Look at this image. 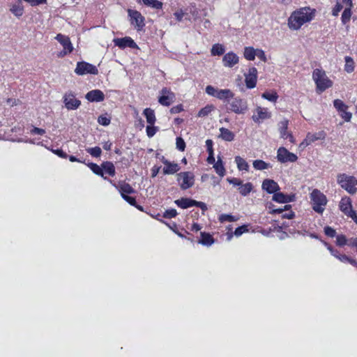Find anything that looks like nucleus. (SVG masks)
<instances>
[{
	"instance_id": "a19ab883",
	"label": "nucleus",
	"mask_w": 357,
	"mask_h": 357,
	"mask_svg": "<svg viewBox=\"0 0 357 357\" xmlns=\"http://www.w3.org/2000/svg\"><path fill=\"white\" fill-rule=\"evenodd\" d=\"M143 3L155 9H161L162 8V3L158 0H142Z\"/></svg>"
},
{
	"instance_id": "f8f14e48",
	"label": "nucleus",
	"mask_w": 357,
	"mask_h": 357,
	"mask_svg": "<svg viewBox=\"0 0 357 357\" xmlns=\"http://www.w3.org/2000/svg\"><path fill=\"white\" fill-rule=\"evenodd\" d=\"M326 137V133L323 130L314 133L307 132L300 146L305 148L317 140H324Z\"/></svg>"
},
{
	"instance_id": "4c0bfd02",
	"label": "nucleus",
	"mask_w": 357,
	"mask_h": 357,
	"mask_svg": "<svg viewBox=\"0 0 357 357\" xmlns=\"http://www.w3.org/2000/svg\"><path fill=\"white\" fill-rule=\"evenodd\" d=\"M344 61H345L344 68V70L347 73H351L354 72V69H355V63H354V59L349 56H346L344 57Z\"/></svg>"
},
{
	"instance_id": "ea45409f",
	"label": "nucleus",
	"mask_w": 357,
	"mask_h": 357,
	"mask_svg": "<svg viewBox=\"0 0 357 357\" xmlns=\"http://www.w3.org/2000/svg\"><path fill=\"white\" fill-rule=\"evenodd\" d=\"M225 52V47L220 43L214 44L211 50V53L212 56H220L223 54Z\"/></svg>"
},
{
	"instance_id": "39448f33",
	"label": "nucleus",
	"mask_w": 357,
	"mask_h": 357,
	"mask_svg": "<svg viewBox=\"0 0 357 357\" xmlns=\"http://www.w3.org/2000/svg\"><path fill=\"white\" fill-rule=\"evenodd\" d=\"M232 100L229 102L228 109L236 114H244L248 110V102L245 100L239 97L231 98Z\"/></svg>"
},
{
	"instance_id": "bf43d9fd",
	"label": "nucleus",
	"mask_w": 357,
	"mask_h": 357,
	"mask_svg": "<svg viewBox=\"0 0 357 357\" xmlns=\"http://www.w3.org/2000/svg\"><path fill=\"white\" fill-rule=\"evenodd\" d=\"M325 234L329 237H334L336 234V231L334 229L331 227H326L324 228Z\"/></svg>"
},
{
	"instance_id": "f03ea898",
	"label": "nucleus",
	"mask_w": 357,
	"mask_h": 357,
	"mask_svg": "<svg viewBox=\"0 0 357 357\" xmlns=\"http://www.w3.org/2000/svg\"><path fill=\"white\" fill-rule=\"evenodd\" d=\"M312 77L316 86V91L319 93H323L333 85V82L322 68H315L312 72Z\"/></svg>"
},
{
	"instance_id": "f3484780",
	"label": "nucleus",
	"mask_w": 357,
	"mask_h": 357,
	"mask_svg": "<svg viewBox=\"0 0 357 357\" xmlns=\"http://www.w3.org/2000/svg\"><path fill=\"white\" fill-rule=\"evenodd\" d=\"M261 188L268 194H275L280 189L278 183L270 178H266L263 181Z\"/></svg>"
},
{
	"instance_id": "aec40b11",
	"label": "nucleus",
	"mask_w": 357,
	"mask_h": 357,
	"mask_svg": "<svg viewBox=\"0 0 357 357\" xmlns=\"http://www.w3.org/2000/svg\"><path fill=\"white\" fill-rule=\"evenodd\" d=\"M272 200L281 204H286L294 202L295 200V195H285L282 192L278 191L273 194Z\"/></svg>"
},
{
	"instance_id": "79ce46f5",
	"label": "nucleus",
	"mask_w": 357,
	"mask_h": 357,
	"mask_svg": "<svg viewBox=\"0 0 357 357\" xmlns=\"http://www.w3.org/2000/svg\"><path fill=\"white\" fill-rule=\"evenodd\" d=\"M261 97L273 102H275L278 98V96L275 91L264 92L262 93Z\"/></svg>"
},
{
	"instance_id": "423d86ee",
	"label": "nucleus",
	"mask_w": 357,
	"mask_h": 357,
	"mask_svg": "<svg viewBox=\"0 0 357 357\" xmlns=\"http://www.w3.org/2000/svg\"><path fill=\"white\" fill-rule=\"evenodd\" d=\"M128 14L130 24L138 31H142L145 26V18L140 12L128 9Z\"/></svg>"
},
{
	"instance_id": "49530a36",
	"label": "nucleus",
	"mask_w": 357,
	"mask_h": 357,
	"mask_svg": "<svg viewBox=\"0 0 357 357\" xmlns=\"http://www.w3.org/2000/svg\"><path fill=\"white\" fill-rule=\"evenodd\" d=\"M237 220H238L237 218H236L234 215H229V214H222L219 217V220L221 222H235Z\"/></svg>"
},
{
	"instance_id": "774afa93",
	"label": "nucleus",
	"mask_w": 357,
	"mask_h": 357,
	"mask_svg": "<svg viewBox=\"0 0 357 357\" xmlns=\"http://www.w3.org/2000/svg\"><path fill=\"white\" fill-rule=\"evenodd\" d=\"M348 245L357 249V238H351L348 239Z\"/></svg>"
},
{
	"instance_id": "1a4fd4ad",
	"label": "nucleus",
	"mask_w": 357,
	"mask_h": 357,
	"mask_svg": "<svg viewBox=\"0 0 357 357\" xmlns=\"http://www.w3.org/2000/svg\"><path fill=\"white\" fill-rule=\"evenodd\" d=\"M276 158L281 163L294 162L297 161L298 156L289 151L286 148L281 146L277 151Z\"/></svg>"
},
{
	"instance_id": "7ed1b4c3",
	"label": "nucleus",
	"mask_w": 357,
	"mask_h": 357,
	"mask_svg": "<svg viewBox=\"0 0 357 357\" xmlns=\"http://www.w3.org/2000/svg\"><path fill=\"white\" fill-rule=\"evenodd\" d=\"M337 183L350 195L357 192V178L346 173H339L336 176Z\"/></svg>"
},
{
	"instance_id": "bb28decb",
	"label": "nucleus",
	"mask_w": 357,
	"mask_h": 357,
	"mask_svg": "<svg viewBox=\"0 0 357 357\" xmlns=\"http://www.w3.org/2000/svg\"><path fill=\"white\" fill-rule=\"evenodd\" d=\"M143 114L146 119V122L149 125H154L156 121V117L155 112L151 108H146L143 111Z\"/></svg>"
},
{
	"instance_id": "864d4df0",
	"label": "nucleus",
	"mask_w": 357,
	"mask_h": 357,
	"mask_svg": "<svg viewBox=\"0 0 357 357\" xmlns=\"http://www.w3.org/2000/svg\"><path fill=\"white\" fill-rule=\"evenodd\" d=\"M205 90H206V93L208 95L215 98L219 89L217 88H215L214 86H213L211 85H208L206 87Z\"/></svg>"
},
{
	"instance_id": "c9c22d12",
	"label": "nucleus",
	"mask_w": 357,
	"mask_h": 357,
	"mask_svg": "<svg viewBox=\"0 0 357 357\" xmlns=\"http://www.w3.org/2000/svg\"><path fill=\"white\" fill-rule=\"evenodd\" d=\"M253 167L256 170H264L272 167L270 163L266 162L262 160H255L252 162Z\"/></svg>"
},
{
	"instance_id": "680f3d73",
	"label": "nucleus",
	"mask_w": 357,
	"mask_h": 357,
	"mask_svg": "<svg viewBox=\"0 0 357 357\" xmlns=\"http://www.w3.org/2000/svg\"><path fill=\"white\" fill-rule=\"evenodd\" d=\"M135 126L139 128V130H142L144 127V121L142 119V118L138 116V114H137V117L135 120Z\"/></svg>"
},
{
	"instance_id": "dca6fc26",
	"label": "nucleus",
	"mask_w": 357,
	"mask_h": 357,
	"mask_svg": "<svg viewBox=\"0 0 357 357\" xmlns=\"http://www.w3.org/2000/svg\"><path fill=\"white\" fill-rule=\"evenodd\" d=\"M115 46L119 47L121 49H125L126 47L130 48H138L136 43L129 36H126L121 38H114L113 40Z\"/></svg>"
},
{
	"instance_id": "6ab92c4d",
	"label": "nucleus",
	"mask_w": 357,
	"mask_h": 357,
	"mask_svg": "<svg viewBox=\"0 0 357 357\" xmlns=\"http://www.w3.org/2000/svg\"><path fill=\"white\" fill-rule=\"evenodd\" d=\"M340 210L346 215L349 214L353 210L351 199L348 196H344L341 198L339 203Z\"/></svg>"
},
{
	"instance_id": "2f4dec72",
	"label": "nucleus",
	"mask_w": 357,
	"mask_h": 357,
	"mask_svg": "<svg viewBox=\"0 0 357 357\" xmlns=\"http://www.w3.org/2000/svg\"><path fill=\"white\" fill-rule=\"evenodd\" d=\"M253 185L250 182H248L245 183H241V186L238 188L239 193L243 196H248L252 190Z\"/></svg>"
},
{
	"instance_id": "0e129e2a",
	"label": "nucleus",
	"mask_w": 357,
	"mask_h": 357,
	"mask_svg": "<svg viewBox=\"0 0 357 357\" xmlns=\"http://www.w3.org/2000/svg\"><path fill=\"white\" fill-rule=\"evenodd\" d=\"M194 206L200 208L203 211H206L208 208L207 206L205 203H204L202 202H197L196 200H195Z\"/></svg>"
},
{
	"instance_id": "052dcab7",
	"label": "nucleus",
	"mask_w": 357,
	"mask_h": 357,
	"mask_svg": "<svg viewBox=\"0 0 357 357\" xmlns=\"http://www.w3.org/2000/svg\"><path fill=\"white\" fill-rule=\"evenodd\" d=\"M102 153L101 149L98 146H96L91 149V155L94 157H98Z\"/></svg>"
},
{
	"instance_id": "603ef678",
	"label": "nucleus",
	"mask_w": 357,
	"mask_h": 357,
	"mask_svg": "<svg viewBox=\"0 0 357 357\" xmlns=\"http://www.w3.org/2000/svg\"><path fill=\"white\" fill-rule=\"evenodd\" d=\"M176 149L181 151H183L185 148V143L183 138L181 137H177L176 139Z\"/></svg>"
},
{
	"instance_id": "473e14b6",
	"label": "nucleus",
	"mask_w": 357,
	"mask_h": 357,
	"mask_svg": "<svg viewBox=\"0 0 357 357\" xmlns=\"http://www.w3.org/2000/svg\"><path fill=\"white\" fill-rule=\"evenodd\" d=\"M257 49L253 47H245L244 48L243 56L248 61H254L256 57Z\"/></svg>"
},
{
	"instance_id": "2eb2a0df",
	"label": "nucleus",
	"mask_w": 357,
	"mask_h": 357,
	"mask_svg": "<svg viewBox=\"0 0 357 357\" xmlns=\"http://www.w3.org/2000/svg\"><path fill=\"white\" fill-rule=\"evenodd\" d=\"M175 98V95L169 89L163 88L160 91V96L158 98V102L163 106H169Z\"/></svg>"
},
{
	"instance_id": "7c9ffc66",
	"label": "nucleus",
	"mask_w": 357,
	"mask_h": 357,
	"mask_svg": "<svg viewBox=\"0 0 357 357\" xmlns=\"http://www.w3.org/2000/svg\"><path fill=\"white\" fill-rule=\"evenodd\" d=\"M118 189L121 195V197H123L126 195L133 194L135 192L132 186L126 183H120Z\"/></svg>"
},
{
	"instance_id": "a211bd4d",
	"label": "nucleus",
	"mask_w": 357,
	"mask_h": 357,
	"mask_svg": "<svg viewBox=\"0 0 357 357\" xmlns=\"http://www.w3.org/2000/svg\"><path fill=\"white\" fill-rule=\"evenodd\" d=\"M238 62V56L233 52L226 53L222 58V63L225 67L232 68Z\"/></svg>"
},
{
	"instance_id": "4be33fe9",
	"label": "nucleus",
	"mask_w": 357,
	"mask_h": 357,
	"mask_svg": "<svg viewBox=\"0 0 357 357\" xmlns=\"http://www.w3.org/2000/svg\"><path fill=\"white\" fill-rule=\"evenodd\" d=\"M10 11L17 17H20L24 14V6L22 0H17L15 3L10 6Z\"/></svg>"
},
{
	"instance_id": "338daca9",
	"label": "nucleus",
	"mask_w": 357,
	"mask_h": 357,
	"mask_svg": "<svg viewBox=\"0 0 357 357\" xmlns=\"http://www.w3.org/2000/svg\"><path fill=\"white\" fill-rule=\"evenodd\" d=\"M282 218L292 219L295 216V213L292 211H289L287 213H283L281 215Z\"/></svg>"
},
{
	"instance_id": "6e6d98bb",
	"label": "nucleus",
	"mask_w": 357,
	"mask_h": 357,
	"mask_svg": "<svg viewBox=\"0 0 357 357\" xmlns=\"http://www.w3.org/2000/svg\"><path fill=\"white\" fill-rule=\"evenodd\" d=\"M177 215V211L174 208L167 209L165 211L163 217L165 218H172Z\"/></svg>"
},
{
	"instance_id": "9b49d317",
	"label": "nucleus",
	"mask_w": 357,
	"mask_h": 357,
	"mask_svg": "<svg viewBox=\"0 0 357 357\" xmlns=\"http://www.w3.org/2000/svg\"><path fill=\"white\" fill-rule=\"evenodd\" d=\"M55 39L58 40V42L63 46V50L58 54L59 57H63L73 52V46L69 37L59 33L55 37Z\"/></svg>"
},
{
	"instance_id": "0eeeda50",
	"label": "nucleus",
	"mask_w": 357,
	"mask_h": 357,
	"mask_svg": "<svg viewBox=\"0 0 357 357\" xmlns=\"http://www.w3.org/2000/svg\"><path fill=\"white\" fill-rule=\"evenodd\" d=\"M177 181L181 190H185L195 184V175L191 172H183L177 174Z\"/></svg>"
},
{
	"instance_id": "f704fd0d",
	"label": "nucleus",
	"mask_w": 357,
	"mask_h": 357,
	"mask_svg": "<svg viewBox=\"0 0 357 357\" xmlns=\"http://www.w3.org/2000/svg\"><path fill=\"white\" fill-rule=\"evenodd\" d=\"M235 162L237 165V168L239 171H246L248 172L249 169V165L246 162L245 159L241 158V156L235 157Z\"/></svg>"
},
{
	"instance_id": "4d7b16f0",
	"label": "nucleus",
	"mask_w": 357,
	"mask_h": 357,
	"mask_svg": "<svg viewBox=\"0 0 357 357\" xmlns=\"http://www.w3.org/2000/svg\"><path fill=\"white\" fill-rule=\"evenodd\" d=\"M227 181L234 186H238V188L241 186L243 181L238 178H227Z\"/></svg>"
},
{
	"instance_id": "4468645a",
	"label": "nucleus",
	"mask_w": 357,
	"mask_h": 357,
	"mask_svg": "<svg viewBox=\"0 0 357 357\" xmlns=\"http://www.w3.org/2000/svg\"><path fill=\"white\" fill-rule=\"evenodd\" d=\"M257 69L255 67L249 68L248 72L244 74L246 87L249 89H254L257 82Z\"/></svg>"
},
{
	"instance_id": "b1692460",
	"label": "nucleus",
	"mask_w": 357,
	"mask_h": 357,
	"mask_svg": "<svg viewBox=\"0 0 357 357\" xmlns=\"http://www.w3.org/2000/svg\"><path fill=\"white\" fill-rule=\"evenodd\" d=\"M219 137L226 142H231L234 139L235 135L233 132L227 128L222 127L219 129Z\"/></svg>"
},
{
	"instance_id": "5fc2aeb1",
	"label": "nucleus",
	"mask_w": 357,
	"mask_h": 357,
	"mask_svg": "<svg viewBox=\"0 0 357 357\" xmlns=\"http://www.w3.org/2000/svg\"><path fill=\"white\" fill-rule=\"evenodd\" d=\"M248 231V229L247 225H242L241 227H237L234 231V235L237 237L241 236L243 234Z\"/></svg>"
},
{
	"instance_id": "e2e57ef3",
	"label": "nucleus",
	"mask_w": 357,
	"mask_h": 357,
	"mask_svg": "<svg viewBox=\"0 0 357 357\" xmlns=\"http://www.w3.org/2000/svg\"><path fill=\"white\" fill-rule=\"evenodd\" d=\"M325 245L327 247L328 250L330 251L331 254L334 256L335 258L338 259L340 254L338 252L337 250H334L331 245H329L328 243H324Z\"/></svg>"
},
{
	"instance_id": "3c124183",
	"label": "nucleus",
	"mask_w": 357,
	"mask_h": 357,
	"mask_svg": "<svg viewBox=\"0 0 357 357\" xmlns=\"http://www.w3.org/2000/svg\"><path fill=\"white\" fill-rule=\"evenodd\" d=\"M158 130V128L154 125H148L146 128V135L149 137H152L155 135Z\"/></svg>"
},
{
	"instance_id": "37998d69",
	"label": "nucleus",
	"mask_w": 357,
	"mask_h": 357,
	"mask_svg": "<svg viewBox=\"0 0 357 357\" xmlns=\"http://www.w3.org/2000/svg\"><path fill=\"white\" fill-rule=\"evenodd\" d=\"M214 109V107L213 105H206L203 107L198 113L199 117H204L208 116L213 110Z\"/></svg>"
},
{
	"instance_id": "a18cd8bd",
	"label": "nucleus",
	"mask_w": 357,
	"mask_h": 357,
	"mask_svg": "<svg viewBox=\"0 0 357 357\" xmlns=\"http://www.w3.org/2000/svg\"><path fill=\"white\" fill-rule=\"evenodd\" d=\"M91 170L97 175L104 177L102 166L91 162Z\"/></svg>"
},
{
	"instance_id": "8fccbe9b",
	"label": "nucleus",
	"mask_w": 357,
	"mask_h": 357,
	"mask_svg": "<svg viewBox=\"0 0 357 357\" xmlns=\"http://www.w3.org/2000/svg\"><path fill=\"white\" fill-rule=\"evenodd\" d=\"M336 243L339 246H343L348 245V239L343 234L338 235L336 236Z\"/></svg>"
},
{
	"instance_id": "9d476101",
	"label": "nucleus",
	"mask_w": 357,
	"mask_h": 357,
	"mask_svg": "<svg viewBox=\"0 0 357 357\" xmlns=\"http://www.w3.org/2000/svg\"><path fill=\"white\" fill-rule=\"evenodd\" d=\"M289 120L284 119L278 124V132L280 138L283 139H289L291 144H295L296 140L291 132L288 131Z\"/></svg>"
},
{
	"instance_id": "58836bf2",
	"label": "nucleus",
	"mask_w": 357,
	"mask_h": 357,
	"mask_svg": "<svg viewBox=\"0 0 357 357\" xmlns=\"http://www.w3.org/2000/svg\"><path fill=\"white\" fill-rule=\"evenodd\" d=\"M352 9L349 8H344L342 15H341V22L344 25H347L351 20V17L352 15Z\"/></svg>"
},
{
	"instance_id": "c756f323",
	"label": "nucleus",
	"mask_w": 357,
	"mask_h": 357,
	"mask_svg": "<svg viewBox=\"0 0 357 357\" xmlns=\"http://www.w3.org/2000/svg\"><path fill=\"white\" fill-rule=\"evenodd\" d=\"M213 165L215 172L220 177H223L225 174L226 171L221 158L220 156H218V160L215 162Z\"/></svg>"
},
{
	"instance_id": "5701e85b",
	"label": "nucleus",
	"mask_w": 357,
	"mask_h": 357,
	"mask_svg": "<svg viewBox=\"0 0 357 357\" xmlns=\"http://www.w3.org/2000/svg\"><path fill=\"white\" fill-rule=\"evenodd\" d=\"M234 96V94L230 89H219L215 98L223 101H229Z\"/></svg>"
},
{
	"instance_id": "de8ad7c7",
	"label": "nucleus",
	"mask_w": 357,
	"mask_h": 357,
	"mask_svg": "<svg viewBox=\"0 0 357 357\" xmlns=\"http://www.w3.org/2000/svg\"><path fill=\"white\" fill-rule=\"evenodd\" d=\"M342 8L343 6L342 3L340 1H337L334 7L332 8L331 15L334 17H337Z\"/></svg>"
},
{
	"instance_id": "ddd939ff",
	"label": "nucleus",
	"mask_w": 357,
	"mask_h": 357,
	"mask_svg": "<svg viewBox=\"0 0 357 357\" xmlns=\"http://www.w3.org/2000/svg\"><path fill=\"white\" fill-rule=\"evenodd\" d=\"M271 117V112L268 108L257 106L255 110L252 119L255 123H260L263 121L269 119Z\"/></svg>"
},
{
	"instance_id": "cd10ccee",
	"label": "nucleus",
	"mask_w": 357,
	"mask_h": 357,
	"mask_svg": "<svg viewBox=\"0 0 357 357\" xmlns=\"http://www.w3.org/2000/svg\"><path fill=\"white\" fill-rule=\"evenodd\" d=\"M76 74L83 75L89 73V63L86 62H78L75 70Z\"/></svg>"
},
{
	"instance_id": "09e8293b",
	"label": "nucleus",
	"mask_w": 357,
	"mask_h": 357,
	"mask_svg": "<svg viewBox=\"0 0 357 357\" xmlns=\"http://www.w3.org/2000/svg\"><path fill=\"white\" fill-rule=\"evenodd\" d=\"M124 200H126L128 204L131 206H134L137 207L138 209L142 211V207L140 206H137L136 200L135 197H130L128 195H126L122 197Z\"/></svg>"
},
{
	"instance_id": "e433bc0d",
	"label": "nucleus",
	"mask_w": 357,
	"mask_h": 357,
	"mask_svg": "<svg viewBox=\"0 0 357 357\" xmlns=\"http://www.w3.org/2000/svg\"><path fill=\"white\" fill-rule=\"evenodd\" d=\"M104 175L107 174L113 176L115 175V167L112 162H105L102 164Z\"/></svg>"
},
{
	"instance_id": "c85d7f7f",
	"label": "nucleus",
	"mask_w": 357,
	"mask_h": 357,
	"mask_svg": "<svg viewBox=\"0 0 357 357\" xmlns=\"http://www.w3.org/2000/svg\"><path fill=\"white\" fill-rule=\"evenodd\" d=\"M213 243L214 239L210 234L201 232V238L199 240V243L208 247L213 244Z\"/></svg>"
},
{
	"instance_id": "6e6552de",
	"label": "nucleus",
	"mask_w": 357,
	"mask_h": 357,
	"mask_svg": "<svg viewBox=\"0 0 357 357\" xmlns=\"http://www.w3.org/2000/svg\"><path fill=\"white\" fill-rule=\"evenodd\" d=\"M333 104L340 116L345 122H350L352 118V113L349 111V106L340 99H335Z\"/></svg>"
},
{
	"instance_id": "393cba45",
	"label": "nucleus",
	"mask_w": 357,
	"mask_h": 357,
	"mask_svg": "<svg viewBox=\"0 0 357 357\" xmlns=\"http://www.w3.org/2000/svg\"><path fill=\"white\" fill-rule=\"evenodd\" d=\"M162 169L164 174H174L179 171L180 167L177 163L168 162L165 164Z\"/></svg>"
},
{
	"instance_id": "a878e982",
	"label": "nucleus",
	"mask_w": 357,
	"mask_h": 357,
	"mask_svg": "<svg viewBox=\"0 0 357 357\" xmlns=\"http://www.w3.org/2000/svg\"><path fill=\"white\" fill-rule=\"evenodd\" d=\"M174 203L180 208L185 209L194 206L195 200L190 198L176 199Z\"/></svg>"
},
{
	"instance_id": "72a5a7b5",
	"label": "nucleus",
	"mask_w": 357,
	"mask_h": 357,
	"mask_svg": "<svg viewBox=\"0 0 357 357\" xmlns=\"http://www.w3.org/2000/svg\"><path fill=\"white\" fill-rule=\"evenodd\" d=\"M105 99V94L99 89L91 90V102H102Z\"/></svg>"
},
{
	"instance_id": "412c9836",
	"label": "nucleus",
	"mask_w": 357,
	"mask_h": 357,
	"mask_svg": "<svg viewBox=\"0 0 357 357\" xmlns=\"http://www.w3.org/2000/svg\"><path fill=\"white\" fill-rule=\"evenodd\" d=\"M64 102L68 109H77L80 105V101L75 98L74 96L71 94L65 96Z\"/></svg>"
},
{
	"instance_id": "c03bdc74",
	"label": "nucleus",
	"mask_w": 357,
	"mask_h": 357,
	"mask_svg": "<svg viewBox=\"0 0 357 357\" xmlns=\"http://www.w3.org/2000/svg\"><path fill=\"white\" fill-rule=\"evenodd\" d=\"M98 122L102 126H107L110 123L111 118L107 114H102L98 118Z\"/></svg>"
},
{
	"instance_id": "f257e3e1",
	"label": "nucleus",
	"mask_w": 357,
	"mask_h": 357,
	"mask_svg": "<svg viewBox=\"0 0 357 357\" xmlns=\"http://www.w3.org/2000/svg\"><path fill=\"white\" fill-rule=\"evenodd\" d=\"M317 15V10L310 6H304L293 11L288 18V26L291 30L298 31L303 25L311 22Z\"/></svg>"
},
{
	"instance_id": "69168bd1",
	"label": "nucleus",
	"mask_w": 357,
	"mask_h": 357,
	"mask_svg": "<svg viewBox=\"0 0 357 357\" xmlns=\"http://www.w3.org/2000/svg\"><path fill=\"white\" fill-rule=\"evenodd\" d=\"M31 134H34V135H42L43 134L45 133V130L44 129H42V128H36V127H34L31 131Z\"/></svg>"
},
{
	"instance_id": "20e7f679",
	"label": "nucleus",
	"mask_w": 357,
	"mask_h": 357,
	"mask_svg": "<svg viewBox=\"0 0 357 357\" xmlns=\"http://www.w3.org/2000/svg\"><path fill=\"white\" fill-rule=\"evenodd\" d=\"M312 209L319 214H322L328 203L326 196L318 189H314L310 195Z\"/></svg>"
},
{
	"instance_id": "13d9d810",
	"label": "nucleus",
	"mask_w": 357,
	"mask_h": 357,
	"mask_svg": "<svg viewBox=\"0 0 357 357\" xmlns=\"http://www.w3.org/2000/svg\"><path fill=\"white\" fill-rule=\"evenodd\" d=\"M256 56H257L259 59H260L264 62L267 61V57L265 54V52L264 50H262L261 49H257Z\"/></svg>"
}]
</instances>
